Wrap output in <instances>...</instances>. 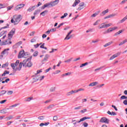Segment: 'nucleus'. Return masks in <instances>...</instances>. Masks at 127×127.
<instances>
[{
    "mask_svg": "<svg viewBox=\"0 0 127 127\" xmlns=\"http://www.w3.org/2000/svg\"><path fill=\"white\" fill-rule=\"evenodd\" d=\"M21 19H22V16H21V15H15L11 19V23H13L14 25H16L18 23H19V22H20Z\"/></svg>",
    "mask_w": 127,
    "mask_h": 127,
    "instance_id": "nucleus-1",
    "label": "nucleus"
},
{
    "mask_svg": "<svg viewBox=\"0 0 127 127\" xmlns=\"http://www.w3.org/2000/svg\"><path fill=\"white\" fill-rule=\"evenodd\" d=\"M14 33H15V28H13L8 34V39H11L12 36L14 35Z\"/></svg>",
    "mask_w": 127,
    "mask_h": 127,
    "instance_id": "nucleus-2",
    "label": "nucleus"
},
{
    "mask_svg": "<svg viewBox=\"0 0 127 127\" xmlns=\"http://www.w3.org/2000/svg\"><path fill=\"white\" fill-rule=\"evenodd\" d=\"M31 59H32V57H30L29 58L26 59L24 60L22 62L23 67H25V68H26V66H27V64H28L29 60H31Z\"/></svg>",
    "mask_w": 127,
    "mask_h": 127,
    "instance_id": "nucleus-3",
    "label": "nucleus"
},
{
    "mask_svg": "<svg viewBox=\"0 0 127 127\" xmlns=\"http://www.w3.org/2000/svg\"><path fill=\"white\" fill-rule=\"evenodd\" d=\"M10 39L6 40L5 41H3L0 43V45L2 46V45H7V44H11V41H9Z\"/></svg>",
    "mask_w": 127,
    "mask_h": 127,
    "instance_id": "nucleus-4",
    "label": "nucleus"
},
{
    "mask_svg": "<svg viewBox=\"0 0 127 127\" xmlns=\"http://www.w3.org/2000/svg\"><path fill=\"white\" fill-rule=\"evenodd\" d=\"M24 5H25V4L23 3L18 4L15 7L14 10H15V11H17V10H19V9L22 8V7L24 6Z\"/></svg>",
    "mask_w": 127,
    "mask_h": 127,
    "instance_id": "nucleus-5",
    "label": "nucleus"
},
{
    "mask_svg": "<svg viewBox=\"0 0 127 127\" xmlns=\"http://www.w3.org/2000/svg\"><path fill=\"white\" fill-rule=\"evenodd\" d=\"M90 119H91V117H83L81 119H80V120L79 121H76V122H75L73 123L74 126H75V125H77V123L78 124H79V123H81V122H84V121L86 120H90Z\"/></svg>",
    "mask_w": 127,
    "mask_h": 127,
    "instance_id": "nucleus-6",
    "label": "nucleus"
},
{
    "mask_svg": "<svg viewBox=\"0 0 127 127\" xmlns=\"http://www.w3.org/2000/svg\"><path fill=\"white\" fill-rule=\"evenodd\" d=\"M109 122H110L109 119L105 117H103L100 119L99 123H105V124H109Z\"/></svg>",
    "mask_w": 127,
    "mask_h": 127,
    "instance_id": "nucleus-7",
    "label": "nucleus"
},
{
    "mask_svg": "<svg viewBox=\"0 0 127 127\" xmlns=\"http://www.w3.org/2000/svg\"><path fill=\"white\" fill-rule=\"evenodd\" d=\"M25 56H24V51H21L18 55V58H24Z\"/></svg>",
    "mask_w": 127,
    "mask_h": 127,
    "instance_id": "nucleus-8",
    "label": "nucleus"
},
{
    "mask_svg": "<svg viewBox=\"0 0 127 127\" xmlns=\"http://www.w3.org/2000/svg\"><path fill=\"white\" fill-rule=\"evenodd\" d=\"M121 55V52H118V53L113 55L110 59V60H113V59H115V58H116V57H118V56Z\"/></svg>",
    "mask_w": 127,
    "mask_h": 127,
    "instance_id": "nucleus-9",
    "label": "nucleus"
},
{
    "mask_svg": "<svg viewBox=\"0 0 127 127\" xmlns=\"http://www.w3.org/2000/svg\"><path fill=\"white\" fill-rule=\"evenodd\" d=\"M8 51H9V49H5L1 52V54L7 56L8 55Z\"/></svg>",
    "mask_w": 127,
    "mask_h": 127,
    "instance_id": "nucleus-10",
    "label": "nucleus"
},
{
    "mask_svg": "<svg viewBox=\"0 0 127 127\" xmlns=\"http://www.w3.org/2000/svg\"><path fill=\"white\" fill-rule=\"evenodd\" d=\"M35 9V6H30L28 8V9L27 10V11H28V12H31V11H33V10Z\"/></svg>",
    "mask_w": 127,
    "mask_h": 127,
    "instance_id": "nucleus-11",
    "label": "nucleus"
},
{
    "mask_svg": "<svg viewBox=\"0 0 127 127\" xmlns=\"http://www.w3.org/2000/svg\"><path fill=\"white\" fill-rule=\"evenodd\" d=\"M80 3V0H75L73 4H72V6L75 7L76 5H78Z\"/></svg>",
    "mask_w": 127,
    "mask_h": 127,
    "instance_id": "nucleus-12",
    "label": "nucleus"
},
{
    "mask_svg": "<svg viewBox=\"0 0 127 127\" xmlns=\"http://www.w3.org/2000/svg\"><path fill=\"white\" fill-rule=\"evenodd\" d=\"M98 84H99V83L97 81L93 82L89 84V87H94V86L98 85Z\"/></svg>",
    "mask_w": 127,
    "mask_h": 127,
    "instance_id": "nucleus-13",
    "label": "nucleus"
},
{
    "mask_svg": "<svg viewBox=\"0 0 127 127\" xmlns=\"http://www.w3.org/2000/svg\"><path fill=\"white\" fill-rule=\"evenodd\" d=\"M11 67H12L14 72H16L17 69L15 68V67H16V64H11Z\"/></svg>",
    "mask_w": 127,
    "mask_h": 127,
    "instance_id": "nucleus-14",
    "label": "nucleus"
},
{
    "mask_svg": "<svg viewBox=\"0 0 127 127\" xmlns=\"http://www.w3.org/2000/svg\"><path fill=\"white\" fill-rule=\"evenodd\" d=\"M51 2L52 3L53 6H55L56 4H58V3H59V0H56L54 1H51Z\"/></svg>",
    "mask_w": 127,
    "mask_h": 127,
    "instance_id": "nucleus-15",
    "label": "nucleus"
},
{
    "mask_svg": "<svg viewBox=\"0 0 127 127\" xmlns=\"http://www.w3.org/2000/svg\"><path fill=\"white\" fill-rule=\"evenodd\" d=\"M7 110H9V108L1 110L0 111V114H6V113H7Z\"/></svg>",
    "mask_w": 127,
    "mask_h": 127,
    "instance_id": "nucleus-16",
    "label": "nucleus"
},
{
    "mask_svg": "<svg viewBox=\"0 0 127 127\" xmlns=\"http://www.w3.org/2000/svg\"><path fill=\"white\" fill-rule=\"evenodd\" d=\"M31 60H29L28 62V64L26 65V67H28L29 68H30V67L32 66V63H31Z\"/></svg>",
    "mask_w": 127,
    "mask_h": 127,
    "instance_id": "nucleus-17",
    "label": "nucleus"
},
{
    "mask_svg": "<svg viewBox=\"0 0 127 127\" xmlns=\"http://www.w3.org/2000/svg\"><path fill=\"white\" fill-rule=\"evenodd\" d=\"M113 43H114V42L113 41H110V42L106 43L103 46H104V47H108V46H110V45H111V44H113Z\"/></svg>",
    "mask_w": 127,
    "mask_h": 127,
    "instance_id": "nucleus-18",
    "label": "nucleus"
},
{
    "mask_svg": "<svg viewBox=\"0 0 127 127\" xmlns=\"http://www.w3.org/2000/svg\"><path fill=\"white\" fill-rule=\"evenodd\" d=\"M127 15L122 20L119 21V23H123V22H125V21H126V20H127Z\"/></svg>",
    "mask_w": 127,
    "mask_h": 127,
    "instance_id": "nucleus-19",
    "label": "nucleus"
},
{
    "mask_svg": "<svg viewBox=\"0 0 127 127\" xmlns=\"http://www.w3.org/2000/svg\"><path fill=\"white\" fill-rule=\"evenodd\" d=\"M50 57V55H46L45 56V57H44V58L43 61V62H44V61H47L48 60V58H49Z\"/></svg>",
    "mask_w": 127,
    "mask_h": 127,
    "instance_id": "nucleus-20",
    "label": "nucleus"
},
{
    "mask_svg": "<svg viewBox=\"0 0 127 127\" xmlns=\"http://www.w3.org/2000/svg\"><path fill=\"white\" fill-rule=\"evenodd\" d=\"M124 31V30H121L117 32L114 34V36H118V35H120L121 33H122Z\"/></svg>",
    "mask_w": 127,
    "mask_h": 127,
    "instance_id": "nucleus-21",
    "label": "nucleus"
},
{
    "mask_svg": "<svg viewBox=\"0 0 127 127\" xmlns=\"http://www.w3.org/2000/svg\"><path fill=\"white\" fill-rule=\"evenodd\" d=\"M31 100H33V97H30L28 98H26L25 99V102H30Z\"/></svg>",
    "mask_w": 127,
    "mask_h": 127,
    "instance_id": "nucleus-22",
    "label": "nucleus"
},
{
    "mask_svg": "<svg viewBox=\"0 0 127 127\" xmlns=\"http://www.w3.org/2000/svg\"><path fill=\"white\" fill-rule=\"evenodd\" d=\"M47 12H48V10H46L43 12H42L41 13H40V15H42L43 16H45L46 13H47Z\"/></svg>",
    "mask_w": 127,
    "mask_h": 127,
    "instance_id": "nucleus-23",
    "label": "nucleus"
},
{
    "mask_svg": "<svg viewBox=\"0 0 127 127\" xmlns=\"http://www.w3.org/2000/svg\"><path fill=\"white\" fill-rule=\"evenodd\" d=\"M46 6L47 7H53V5H52V3L51 2L49 3H46Z\"/></svg>",
    "mask_w": 127,
    "mask_h": 127,
    "instance_id": "nucleus-24",
    "label": "nucleus"
},
{
    "mask_svg": "<svg viewBox=\"0 0 127 127\" xmlns=\"http://www.w3.org/2000/svg\"><path fill=\"white\" fill-rule=\"evenodd\" d=\"M99 27L100 29L102 28H106V24H105V23H102L100 25Z\"/></svg>",
    "mask_w": 127,
    "mask_h": 127,
    "instance_id": "nucleus-25",
    "label": "nucleus"
},
{
    "mask_svg": "<svg viewBox=\"0 0 127 127\" xmlns=\"http://www.w3.org/2000/svg\"><path fill=\"white\" fill-rule=\"evenodd\" d=\"M6 74H9V71L7 70H4V72L1 74V76L3 77V76H5Z\"/></svg>",
    "mask_w": 127,
    "mask_h": 127,
    "instance_id": "nucleus-26",
    "label": "nucleus"
},
{
    "mask_svg": "<svg viewBox=\"0 0 127 127\" xmlns=\"http://www.w3.org/2000/svg\"><path fill=\"white\" fill-rule=\"evenodd\" d=\"M40 13V9H37V10H36L35 11V12H34V15H36L37 14H39V13Z\"/></svg>",
    "mask_w": 127,
    "mask_h": 127,
    "instance_id": "nucleus-27",
    "label": "nucleus"
},
{
    "mask_svg": "<svg viewBox=\"0 0 127 127\" xmlns=\"http://www.w3.org/2000/svg\"><path fill=\"white\" fill-rule=\"evenodd\" d=\"M100 13V11L97 12H95V13L93 14L91 16L92 17H95L96 16H97V15H98V14H99Z\"/></svg>",
    "mask_w": 127,
    "mask_h": 127,
    "instance_id": "nucleus-28",
    "label": "nucleus"
},
{
    "mask_svg": "<svg viewBox=\"0 0 127 127\" xmlns=\"http://www.w3.org/2000/svg\"><path fill=\"white\" fill-rule=\"evenodd\" d=\"M6 93V91H5V90L1 91L0 92V96H3V95H4V94H5Z\"/></svg>",
    "mask_w": 127,
    "mask_h": 127,
    "instance_id": "nucleus-29",
    "label": "nucleus"
},
{
    "mask_svg": "<svg viewBox=\"0 0 127 127\" xmlns=\"http://www.w3.org/2000/svg\"><path fill=\"white\" fill-rule=\"evenodd\" d=\"M108 12H109V9H108L103 11L102 12L101 14H103V15H105V14H106V13H108Z\"/></svg>",
    "mask_w": 127,
    "mask_h": 127,
    "instance_id": "nucleus-30",
    "label": "nucleus"
},
{
    "mask_svg": "<svg viewBox=\"0 0 127 127\" xmlns=\"http://www.w3.org/2000/svg\"><path fill=\"white\" fill-rule=\"evenodd\" d=\"M72 32H73V30H71L69 31V32H68L67 33V35H66V37L65 38V40L67 39V38H68V36H69L70 35V34H71V33H72Z\"/></svg>",
    "mask_w": 127,
    "mask_h": 127,
    "instance_id": "nucleus-31",
    "label": "nucleus"
},
{
    "mask_svg": "<svg viewBox=\"0 0 127 127\" xmlns=\"http://www.w3.org/2000/svg\"><path fill=\"white\" fill-rule=\"evenodd\" d=\"M88 63H85L84 64H82L81 65H80V68H83V67L86 66V65H88Z\"/></svg>",
    "mask_w": 127,
    "mask_h": 127,
    "instance_id": "nucleus-32",
    "label": "nucleus"
},
{
    "mask_svg": "<svg viewBox=\"0 0 127 127\" xmlns=\"http://www.w3.org/2000/svg\"><path fill=\"white\" fill-rule=\"evenodd\" d=\"M105 66H100V67H98L97 68H96L95 69V71H99L100 70H101V69H103V68H104Z\"/></svg>",
    "mask_w": 127,
    "mask_h": 127,
    "instance_id": "nucleus-33",
    "label": "nucleus"
},
{
    "mask_svg": "<svg viewBox=\"0 0 127 127\" xmlns=\"http://www.w3.org/2000/svg\"><path fill=\"white\" fill-rule=\"evenodd\" d=\"M6 32H7V31H3L1 32L0 33V36H2V35H3L4 34H5V33H6Z\"/></svg>",
    "mask_w": 127,
    "mask_h": 127,
    "instance_id": "nucleus-34",
    "label": "nucleus"
},
{
    "mask_svg": "<svg viewBox=\"0 0 127 127\" xmlns=\"http://www.w3.org/2000/svg\"><path fill=\"white\" fill-rule=\"evenodd\" d=\"M72 59H73V58H71V59H69L67 60L64 61L65 63H69V62H71L72 61Z\"/></svg>",
    "mask_w": 127,
    "mask_h": 127,
    "instance_id": "nucleus-35",
    "label": "nucleus"
},
{
    "mask_svg": "<svg viewBox=\"0 0 127 127\" xmlns=\"http://www.w3.org/2000/svg\"><path fill=\"white\" fill-rule=\"evenodd\" d=\"M67 15H68V13H65L63 16L61 17V18H62V19L65 18V17H66V16H67Z\"/></svg>",
    "mask_w": 127,
    "mask_h": 127,
    "instance_id": "nucleus-36",
    "label": "nucleus"
},
{
    "mask_svg": "<svg viewBox=\"0 0 127 127\" xmlns=\"http://www.w3.org/2000/svg\"><path fill=\"white\" fill-rule=\"evenodd\" d=\"M8 66V64L6 63L5 64H3L2 66H1V68H5V67H7Z\"/></svg>",
    "mask_w": 127,
    "mask_h": 127,
    "instance_id": "nucleus-37",
    "label": "nucleus"
},
{
    "mask_svg": "<svg viewBox=\"0 0 127 127\" xmlns=\"http://www.w3.org/2000/svg\"><path fill=\"white\" fill-rule=\"evenodd\" d=\"M38 55V52L37 51L35 52L33 54V56H34V57H36V56H37Z\"/></svg>",
    "mask_w": 127,
    "mask_h": 127,
    "instance_id": "nucleus-38",
    "label": "nucleus"
},
{
    "mask_svg": "<svg viewBox=\"0 0 127 127\" xmlns=\"http://www.w3.org/2000/svg\"><path fill=\"white\" fill-rule=\"evenodd\" d=\"M41 43L40 44H37L36 45H34V47H35V48H38V47H39V46L41 45Z\"/></svg>",
    "mask_w": 127,
    "mask_h": 127,
    "instance_id": "nucleus-39",
    "label": "nucleus"
},
{
    "mask_svg": "<svg viewBox=\"0 0 127 127\" xmlns=\"http://www.w3.org/2000/svg\"><path fill=\"white\" fill-rule=\"evenodd\" d=\"M76 93H78V92H80L81 91H85V89L84 88H79L76 90Z\"/></svg>",
    "mask_w": 127,
    "mask_h": 127,
    "instance_id": "nucleus-40",
    "label": "nucleus"
},
{
    "mask_svg": "<svg viewBox=\"0 0 127 127\" xmlns=\"http://www.w3.org/2000/svg\"><path fill=\"white\" fill-rule=\"evenodd\" d=\"M81 114H84V113H86L87 112V109H84L81 111H80Z\"/></svg>",
    "mask_w": 127,
    "mask_h": 127,
    "instance_id": "nucleus-41",
    "label": "nucleus"
},
{
    "mask_svg": "<svg viewBox=\"0 0 127 127\" xmlns=\"http://www.w3.org/2000/svg\"><path fill=\"white\" fill-rule=\"evenodd\" d=\"M54 107H55V105H54V104H52V105H49L48 107V109H52V108H54Z\"/></svg>",
    "mask_w": 127,
    "mask_h": 127,
    "instance_id": "nucleus-42",
    "label": "nucleus"
},
{
    "mask_svg": "<svg viewBox=\"0 0 127 127\" xmlns=\"http://www.w3.org/2000/svg\"><path fill=\"white\" fill-rule=\"evenodd\" d=\"M100 21V20H97L94 24L93 25H98L99 24V22Z\"/></svg>",
    "mask_w": 127,
    "mask_h": 127,
    "instance_id": "nucleus-43",
    "label": "nucleus"
},
{
    "mask_svg": "<svg viewBox=\"0 0 127 127\" xmlns=\"http://www.w3.org/2000/svg\"><path fill=\"white\" fill-rule=\"evenodd\" d=\"M112 31H113V28H110L107 30V33H109V32H112Z\"/></svg>",
    "mask_w": 127,
    "mask_h": 127,
    "instance_id": "nucleus-44",
    "label": "nucleus"
},
{
    "mask_svg": "<svg viewBox=\"0 0 127 127\" xmlns=\"http://www.w3.org/2000/svg\"><path fill=\"white\" fill-rule=\"evenodd\" d=\"M126 99H127V97L125 95H123L122 96H121V100H125Z\"/></svg>",
    "mask_w": 127,
    "mask_h": 127,
    "instance_id": "nucleus-45",
    "label": "nucleus"
},
{
    "mask_svg": "<svg viewBox=\"0 0 127 127\" xmlns=\"http://www.w3.org/2000/svg\"><path fill=\"white\" fill-rule=\"evenodd\" d=\"M57 120H58V117H57V116H54L53 121H57Z\"/></svg>",
    "mask_w": 127,
    "mask_h": 127,
    "instance_id": "nucleus-46",
    "label": "nucleus"
},
{
    "mask_svg": "<svg viewBox=\"0 0 127 127\" xmlns=\"http://www.w3.org/2000/svg\"><path fill=\"white\" fill-rule=\"evenodd\" d=\"M33 80H34V82H37V81L39 80V78H36V77H35L33 78Z\"/></svg>",
    "mask_w": 127,
    "mask_h": 127,
    "instance_id": "nucleus-47",
    "label": "nucleus"
},
{
    "mask_svg": "<svg viewBox=\"0 0 127 127\" xmlns=\"http://www.w3.org/2000/svg\"><path fill=\"white\" fill-rule=\"evenodd\" d=\"M18 104H15L13 105H11V106L9 107V110L10 109V108H14V107H17L18 106Z\"/></svg>",
    "mask_w": 127,
    "mask_h": 127,
    "instance_id": "nucleus-48",
    "label": "nucleus"
},
{
    "mask_svg": "<svg viewBox=\"0 0 127 127\" xmlns=\"http://www.w3.org/2000/svg\"><path fill=\"white\" fill-rule=\"evenodd\" d=\"M55 87H51L50 89V92H54L55 91Z\"/></svg>",
    "mask_w": 127,
    "mask_h": 127,
    "instance_id": "nucleus-49",
    "label": "nucleus"
},
{
    "mask_svg": "<svg viewBox=\"0 0 127 127\" xmlns=\"http://www.w3.org/2000/svg\"><path fill=\"white\" fill-rule=\"evenodd\" d=\"M12 93H13L12 91H8L7 93V95H12Z\"/></svg>",
    "mask_w": 127,
    "mask_h": 127,
    "instance_id": "nucleus-50",
    "label": "nucleus"
},
{
    "mask_svg": "<svg viewBox=\"0 0 127 127\" xmlns=\"http://www.w3.org/2000/svg\"><path fill=\"white\" fill-rule=\"evenodd\" d=\"M55 51H57V49H52V51L49 52V53H53Z\"/></svg>",
    "mask_w": 127,
    "mask_h": 127,
    "instance_id": "nucleus-51",
    "label": "nucleus"
},
{
    "mask_svg": "<svg viewBox=\"0 0 127 127\" xmlns=\"http://www.w3.org/2000/svg\"><path fill=\"white\" fill-rule=\"evenodd\" d=\"M38 120H40L42 121V120H44V116H40L38 117Z\"/></svg>",
    "mask_w": 127,
    "mask_h": 127,
    "instance_id": "nucleus-52",
    "label": "nucleus"
},
{
    "mask_svg": "<svg viewBox=\"0 0 127 127\" xmlns=\"http://www.w3.org/2000/svg\"><path fill=\"white\" fill-rule=\"evenodd\" d=\"M61 72V71H60V70H57L55 72H54L53 74L56 75V74H59V73H60Z\"/></svg>",
    "mask_w": 127,
    "mask_h": 127,
    "instance_id": "nucleus-53",
    "label": "nucleus"
},
{
    "mask_svg": "<svg viewBox=\"0 0 127 127\" xmlns=\"http://www.w3.org/2000/svg\"><path fill=\"white\" fill-rule=\"evenodd\" d=\"M83 127H87L88 125V123H86V122H84L83 124Z\"/></svg>",
    "mask_w": 127,
    "mask_h": 127,
    "instance_id": "nucleus-54",
    "label": "nucleus"
},
{
    "mask_svg": "<svg viewBox=\"0 0 127 127\" xmlns=\"http://www.w3.org/2000/svg\"><path fill=\"white\" fill-rule=\"evenodd\" d=\"M13 118L12 116H10L8 118H7V121H9V120H11Z\"/></svg>",
    "mask_w": 127,
    "mask_h": 127,
    "instance_id": "nucleus-55",
    "label": "nucleus"
},
{
    "mask_svg": "<svg viewBox=\"0 0 127 127\" xmlns=\"http://www.w3.org/2000/svg\"><path fill=\"white\" fill-rule=\"evenodd\" d=\"M24 56H25V57H24V58H26L27 57V56H28V53H24Z\"/></svg>",
    "mask_w": 127,
    "mask_h": 127,
    "instance_id": "nucleus-56",
    "label": "nucleus"
},
{
    "mask_svg": "<svg viewBox=\"0 0 127 127\" xmlns=\"http://www.w3.org/2000/svg\"><path fill=\"white\" fill-rule=\"evenodd\" d=\"M22 64H23L22 62H21L19 64V67L20 69L19 70H20L21 69V67H22Z\"/></svg>",
    "mask_w": 127,
    "mask_h": 127,
    "instance_id": "nucleus-57",
    "label": "nucleus"
},
{
    "mask_svg": "<svg viewBox=\"0 0 127 127\" xmlns=\"http://www.w3.org/2000/svg\"><path fill=\"white\" fill-rule=\"evenodd\" d=\"M72 95V92L69 91L66 93V96H71Z\"/></svg>",
    "mask_w": 127,
    "mask_h": 127,
    "instance_id": "nucleus-58",
    "label": "nucleus"
},
{
    "mask_svg": "<svg viewBox=\"0 0 127 127\" xmlns=\"http://www.w3.org/2000/svg\"><path fill=\"white\" fill-rule=\"evenodd\" d=\"M70 92H71V95H73V94H75V93H77V91L76 90H71V91H70Z\"/></svg>",
    "mask_w": 127,
    "mask_h": 127,
    "instance_id": "nucleus-59",
    "label": "nucleus"
},
{
    "mask_svg": "<svg viewBox=\"0 0 127 127\" xmlns=\"http://www.w3.org/2000/svg\"><path fill=\"white\" fill-rule=\"evenodd\" d=\"M84 6V2H81L79 4V7H83Z\"/></svg>",
    "mask_w": 127,
    "mask_h": 127,
    "instance_id": "nucleus-60",
    "label": "nucleus"
},
{
    "mask_svg": "<svg viewBox=\"0 0 127 127\" xmlns=\"http://www.w3.org/2000/svg\"><path fill=\"white\" fill-rule=\"evenodd\" d=\"M6 102V100H2L0 102V104H4Z\"/></svg>",
    "mask_w": 127,
    "mask_h": 127,
    "instance_id": "nucleus-61",
    "label": "nucleus"
},
{
    "mask_svg": "<svg viewBox=\"0 0 127 127\" xmlns=\"http://www.w3.org/2000/svg\"><path fill=\"white\" fill-rule=\"evenodd\" d=\"M82 108V106H78L77 107L74 108V110H80Z\"/></svg>",
    "mask_w": 127,
    "mask_h": 127,
    "instance_id": "nucleus-62",
    "label": "nucleus"
},
{
    "mask_svg": "<svg viewBox=\"0 0 127 127\" xmlns=\"http://www.w3.org/2000/svg\"><path fill=\"white\" fill-rule=\"evenodd\" d=\"M111 116H117V113L114 112H111Z\"/></svg>",
    "mask_w": 127,
    "mask_h": 127,
    "instance_id": "nucleus-63",
    "label": "nucleus"
},
{
    "mask_svg": "<svg viewBox=\"0 0 127 127\" xmlns=\"http://www.w3.org/2000/svg\"><path fill=\"white\" fill-rule=\"evenodd\" d=\"M123 104H124V105H127V99L124 101Z\"/></svg>",
    "mask_w": 127,
    "mask_h": 127,
    "instance_id": "nucleus-64",
    "label": "nucleus"
}]
</instances>
